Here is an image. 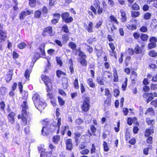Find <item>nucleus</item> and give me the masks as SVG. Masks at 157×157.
Returning <instances> with one entry per match:
<instances>
[{
    "mask_svg": "<svg viewBox=\"0 0 157 157\" xmlns=\"http://www.w3.org/2000/svg\"><path fill=\"white\" fill-rule=\"evenodd\" d=\"M5 105V104L4 101H2L0 102V107L2 110H4Z\"/></svg>",
    "mask_w": 157,
    "mask_h": 157,
    "instance_id": "obj_57",
    "label": "nucleus"
},
{
    "mask_svg": "<svg viewBox=\"0 0 157 157\" xmlns=\"http://www.w3.org/2000/svg\"><path fill=\"white\" fill-rule=\"evenodd\" d=\"M153 133V129L152 128H149L146 129L145 133V136L146 137H149L151 133Z\"/></svg>",
    "mask_w": 157,
    "mask_h": 157,
    "instance_id": "obj_10",
    "label": "nucleus"
},
{
    "mask_svg": "<svg viewBox=\"0 0 157 157\" xmlns=\"http://www.w3.org/2000/svg\"><path fill=\"white\" fill-rule=\"evenodd\" d=\"M68 81L66 78H64L63 79V83H62L63 87L64 89H66L68 86Z\"/></svg>",
    "mask_w": 157,
    "mask_h": 157,
    "instance_id": "obj_22",
    "label": "nucleus"
},
{
    "mask_svg": "<svg viewBox=\"0 0 157 157\" xmlns=\"http://www.w3.org/2000/svg\"><path fill=\"white\" fill-rule=\"evenodd\" d=\"M137 74L135 71H133L131 75L130 78L132 81H134L136 78Z\"/></svg>",
    "mask_w": 157,
    "mask_h": 157,
    "instance_id": "obj_25",
    "label": "nucleus"
},
{
    "mask_svg": "<svg viewBox=\"0 0 157 157\" xmlns=\"http://www.w3.org/2000/svg\"><path fill=\"white\" fill-rule=\"evenodd\" d=\"M86 27V29L87 30L89 33H91L93 32V23L92 22H90L88 26L86 25L85 26V28Z\"/></svg>",
    "mask_w": 157,
    "mask_h": 157,
    "instance_id": "obj_15",
    "label": "nucleus"
},
{
    "mask_svg": "<svg viewBox=\"0 0 157 157\" xmlns=\"http://www.w3.org/2000/svg\"><path fill=\"white\" fill-rule=\"evenodd\" d=\"M62 75L64 76L66 75V73L60 70L57 71L56 75L59 78L61 77Z\"/></svg>",
    "mask_w": 157,
    "mask_h": 157,
    "instance_id": "obj_30",
    "label": "nucleus"
},
{
    "mask_svg": "<svg viewBox=\"0 0 157 157\" xmlns=\"http://www.w3.org/2000/svg\"><path fill=\"white\" fill-rule=\"evenodd\" d=\"M90 98L89 97H86L81 105L82 110L84 112H87L90 109Z\"/></svg>",
    "mask_w": 157,
    "mask_h": 157,
    "instance_id": "obj_2",
    "label": "nucleus"
},
{
    "mask_svg": "<svg viewBox=\"0 0 157 157\" xmlns=\"http://www.w3.org/2000/svg\"><path fill=\"white\" fill-rule=\"evenodd\" d=\"M69 37L67 34H65L62 36V39L64 43L67 42L69 39Z\"/></svg>",
    "mask_w": 157,
    "mask_h": 157,
    "instance_id": "obj_32",
    "label": "nucleus"
},
{
    "mask_svg": "<svg viewBox=\"0 0 157 157\" xmlns=\"http://www.w3.org/2000/svg\"><path fill=\"white\" fill-rule=\"evenodd\" d=\"M140 30L142 32H146L147 31V29L146 27L143 26L140 28Z\"/></svg>",
    "mask_w": 157,
    "mask_h": 157,
    "instance_id": "obj_53",
    "label": "nucleus"
},
{
    "mask_svg": "<svg viewBox=\"0 0 157 157\" xmlns=\"http://www.w3.org/2000/svg\"><path fill=\"white\" fill-rule=\"evenodd\" d=\"M108 4L111 7L113 6L114 5V3L113 0H108Z\"/></svg>",
    "mask_w": 157,
    "mask_h": 157,
    "instance_id": "obj_63",
    "label": "nucleus"
},
{
    "mask_svg": "<svg viewBox=\"0 0 157 157\" xmlns=\"http://www.w3.org/2000/svg\"><path fill=\"white\" fill-rule=\"evenodd\" d=\"M152 137L149 136L147 139V142L148 144H151L152 143Z\"/></svg>",
    "mask_w": 157,
    "mask_h": 157,
    "instance_id": "obj_51",
    "label": "nucleus"
},
{
    "mask_svg": "<svg viewBox=\"0 0 157 157\" xmlns=\"http://www.w3.org/2000/svg\"><path fill=\"white\" fill-rule=\"evenodd\" d=\"M91 147L90 148V153L91 154H93L96 153V148L94 144H92Z\"/></svg>",
    "mask_w": 157,
    "mask_h": 157,
    "instance_id": "obj_29",
    "label": "nucleus"
},
{
    "mask_svg": "<svg viewBox=\"0 0 157 157\" xmlns=\"http://www.w3.org/2000/svg\"><path fill=\"white\" fill-rule=\"evenodd\" d=\"M31 13V12L29 10L22 11L20 14V18L21 20L24 19L26 16L30 15Z\"/></svg>",
    "mask_w": 157,
    "mask_h": 157,
    "instance_id": "obj_6",
    "label": "nucleus"
},
{
    "mask_svg": "<svg viewBox=\"0 0 157 157\" xmlns=\"http://www.w3.org/2000/svg\"><path fill=\"white\" fill-rule=\"evenodd\" d=\"M75 87L76 89H78L79 87L78 80L77 79H75L74 82Z\"/></svg>",
    "mask_w": 157,
    "mask_h": 157,
    "instance_id": "obj_56",
    "label": "nucleus"
},
{
    "mask_svg": "<svg viewBox=\"0 0 157 157\" xmlns=\"http://www.w3.org/2000/svg\"><path fill=\"white\" fill-rule=\"evenodd\" d=\"M149 41L150 42L155 43L157 42V38L155 37H151L150 38Z\"/></svg>",
    "mask_w": 157,
    "mask_h": 157,
    "instance_id": "obj_45",
    "label": "nucleus"
},
{
    "mask_svg": "<svg viewBox=\"0 0 157 157\" xmlns=\"http://www.w3.org/2000/svg\"><path fill=\"white\" fill-rule=\"evenodd\" d=\"M49 130L47 129V127L46 126L43 127L41 132L42 134L43 135H48L49 132Z\"/></svg>",
    "mask_w": 157,
    "mask_h": 157,
    "instance_id": "obj_18",
    "label": "nucleus"
},
{
    "mask_svg": "<svg viewBox=\"0 0 157 157\" xmlns=\"http://www.w3.org/2000/svg\"><path fill=\"white\" fill-rule=\"evenodd\" d=\"M90 152V151L87 148H86L84 150L80 151V153L82 155H87Z\"/></svg>",
    "mask_w": 157,
    "mask_h": 157,
    "instance_id": "obj_40",
    "label": "nucleus"
},
{
    "mask_svg": "<svg viewBox=\"0 0 157 157\" xmlns=\"http://www.w3.org/2000/svg\"><path fill=\"white\" fill-rule=\"evenodd\" d=\"M110 104L109 100H106L105 101L104 103V105L105 106H107Z\"/></svg>",
    "mask_w": 157,
    "mask_h": 157,
    "instance_id": "obj_60",
    "label": "nucleus"
},
{
    "mask_svg": "<svg viewBox=\"0 0 157 157\" xmlns=\"http://www.w3.org/2000/svg\"><path fill=\"white\" fill-rule=\"evenodd\" d=\"M61 119L60 118H59L58 119L57 123L55 121L53 122L52 123V125L53 126H55L56 127H57L58 128V129L59 128V127L61 125Z\"/></svg>",
    "mask_w": 157,
    "mask_h": 157,
    "instance_id": "obj_20",
    "label": "nucleus"
},
{
    "mask_svg": "<svg viewBox=\"0 0 157 157\" xmlns=\"http://www.w3.org/2000/svg\"><path fill=\"white\" fill-rule=\"evenodd\" d=\"M62 30L66 33L69 32V30L67 26L66 25H64L63 26L62 28Z\"/></svg>",
    "mask_w": 157,
    "mask_h": 157,
    "instance_id": "obj_44",
    "label": "nucleus"
},
{
    "mask_svg": "<svg viewBox=\"0 0 157 157\" xmlns=\"http://www.w3.org/2000/svg\"><path fill=\"white\" fill-rule=\"evenodd\" d=\"M127 79L126 78L125 81L123 84L122 85V88H123V90H125V89L127 86Z\"/></svg>",
    "mask_w": 157,
    "mask_h": 157,
    "instance_id": "obj_54",
    "label": "nucleus"
},
{
    "mask_svg": "<svg viewBox=\"0 0 157 157\" xmlns=\"http://www.w3.org/2000/svg\"><path fill=\"white\" fill-rule=\"evenodd\" d=\"M156 46V44L155 43L150 42L148 45V48L149 49H151L152 48H154Z\"/></svg>",
    "mask_w": 157,
    "mask_h": 157,
    "instance_id": "obj_24",
    "label": "nucleus"
},
{
    "mask_svg": "<svg viewBox=\"0 0 157 157\" xmlns=\"http://www.w3.org/2000/svg\"><path fill=\"white\" fill-rule=\"evenodd\" d=\"M147 96L148 98L147 99V102L148 103L153 99V93H144V97Z\"/></svg>",
    "mask_w": 157,
    "mask_h": 157,
    "instance_id": "obj_9",
    "label": "nucleus"
},
{
    "mask_svg": "<svg viewBox=\"0 0 157 157\" xmlns=\"http://www.w3.org/2000/svg\"><path fill=\"white\" fill-rule=\"evenodd\" d=\"M52 27H47L44 29V32L51 34L52 33Z\"/></svg>",
    "mask_w": 157,
    "mask_h": 157,
    "instance_id": "obj_27",
    "label": "nucleus"
},
{
    "mask_svg": "<svg viewBox=\"0 0 157 157\" xmlns=\"http://www.w3.org/2000/svg\"><path fill=\"white\" fill-rule=\"evenodd\" d=\"M136 119V118L132 119L131 118H128V119L127 120V123L129 125H131L134 120H135Z\"/></svg>",
    "mask_w": 157,
    "mask_h": 157,
    "instance_id": "obj_38",
    "label": "nucleus"
},
{
    "mask_svg": "<svg viewBox=\"0 0 157 157\" xmlns=\"http://www.w3.org/2000/svg\"><path fill=\"white\" fill-rule=\"evenodd\" d=\"M131 15L132 17H136L140 15V13L139 12L132 11L131 13Z\"/></svg>",
    "mask_w": 157,
    "mask_h": 157,
    "instance_id": "obj_33",
    "label": "nucleus"
},
{
    "mask_svg": "<svg viewBox=\"0 0 157 157\" xmlns=\"http://www.w3.org/2000/svg\"><path fill=\"white\" fill-rule=\"evenodd\" d=\"M41 14V12L39 10L36 11L35 13V17L36 18H39Z\"/></svg>",
    "mask_w": 157,
    "mask_h": 157,
    "instance_id": "obj_47",
    "label": "nucleus"
},
{
    "mask_svg": "<svg viewBox=\"0 0 157 157\" xmlns=\"http://www.w3.org/2000/svg\"><path fill=\"white\" fill-rule=\"evenodd\" d=\"M22 107L21 114L19 115L18 117L19 119L22 118L23 121L25 125L28 124L27 121V114L26 109H28V105H27V102L26 101H24L22 105Z\"/></svg>",
    "mask_w": 157,
    "mask_h": 157,
    "instance_id": "obj_1",
    "label": "nucleus"
},
{
    "mask_svg": "<svg viewBox=\"0 0 157 157\" xmlns=\"http://www.w3.org/2000/svg\"><path fill=\"white\" fill-rule=\"evenodd\" d=\"M146 121L148 125L151 124L152 126H153L155 123V121L154 120L149 118H146Z\"/></svg>",
    "mask_w": 157,
    "mask_h": 157,
    "instance_id": "obj_19",
    "label": "nucleus"
},
{
    "mask_svg": "<svg viewBox=\"0 0 157 157\" xmlns=\"http://www.w3.org/2000/svg\"><path fill=\"white\" fill-rule=\"evenodd\" d=\"M35 105L36 107L40 110H41L42 109H44L46 106L44 102L42 101L41 99L40 100L39 102H37V105L36 104Z\"/></svg>",
    "mask_w": 157,
    "mask_h": 157,
    "instance_id": "obj_5",
    "label": "nucleus"
},
{
    "mask_svg": "<svg viewBox=\"0 0 157 157\" xmlns=\"http://www.w3.org/2000/svg\"><path fill=\"white\" fill-rule=\"evenodd\" d=\"M75 141L76 143V145L77 146L78 144V141L81 135L80 133L78 132H76L74 133Z\"/></svg>",
    "mask_w": 157,
    "mask_h": 157,
    "instance_id": "obj_14",
    "label": "nucleus"
},
{
    "mask_svg": "<svg viewBox=\"0 0 157 157\" xmlns=\"http://www.w3.org/2000/svg\"><path fill=\"white\" fill-rule=\"evenodd\" d=\"M151 88L152 90H156L157 89V84H151Z\"/></svg>",
    "mask_w": 157,
    "mask_h": 157,
    "instance_id": "obj_62",
    "label": "nucleus"
},
{
    "mask_svg": "<svg viewBox=\"0 0 157 157\" xmlns=\"http://www.w3.org/2000/svg\"><path fill=\"white\" fill-rule=\"evenodd\" d=\"M34 102V105L36 104L37 105V102H39L40 100H41L40 99L39 95L38 94H35L33 95L32 98Z\"/></svg>",
    "mask_w": 157,
    "mask_h": 157,
    "instance_id": "obj_8",
    "label": "nucleus"
},
{
    "mask_svg": "<svg viewBox=\"0 0 157 157\" xmlns=\"http://www.w3.org/2000/svg\"><path fill=\"white\" fill-rule=\"evenodd\" d=\"M61 17L63 21L65 23H70L73 20V18L70 16L69 13L67 12L63 13L61 15Z\"/></svg>",
    "mask_w": 157,
    "mask_h": 157,
    "instance_id": "obj_4",
    "label": "nucleus"
},
{
    "mask_svg": "<svg viewBox=\"0 0 157 157\" xmlns=\"http://www.w3.org/2000/svg\"><path fill=\"white\" fill-rule=\"evenodd\" d=\"M109 45L113 53H114L115 52V51H114L115 49V47L114 44L112 43H109Z\"/></svg>",
    "mask_w": 157,
    "mask_h": 157,
    "instance_id": "obj_50",
    "label": "nucleus"
},
{
    "mask_svg": "<svg viewBox=\"0 0 157 157\" xmlns=\"http://www.w3.org/2000/svg\"><path fill=\"white\" fill-rule=\"evenodd\" d=\"M109 18L111 21H113L115 22L116 24H118L119 23L117 21V19L114 17L113 16H111L109 17Z\"/></svg>",
    "mask_w": 157,
    "mask_h": 157,
    "instance_id": "obj_39",
    "label": "nucleus"
},
{
    "mask_svg": "<svg viewBox=\"0 0 157 157\" xmlns=\"http://www.w3.org/2000/svg\"><path fill=\"white\" fill-rule=\"evenodd\" d=\"M114 95L115 96H117L119 95V91L117 89H115L113 91Z\"/></svg>",
    "mask_w": 157,
    "mask_h": 157,
    "instance_id": "obj_61",
    "label": "nucleus"
},
{
    "mask_svg": "<svg viewBox=\"0 0 157 157\" xmlns=\"http://www.w3.org/2000/svg\"><path fill=\"white\" fill-rule=\"evenodd\" d=\"M56 59L57 63L59 64L60 66H62V62L60 58L59 57H57Z\"/></svg>",
    "mask_w": 157,
    "mask_h": 157,
    "instance_id": "obj_55",
    "label": "nucleus"
},
{
    "mask_svg": "<svg viewBox=\"0 0 157 157\" xmlns=\"http://www.w3.org/2000/svg\"><path fill=\"white\" fill-rule=\"evenodd\" d=\"M42 80L44 81L46 86V90L47 92L50 91V87H52V84L51 80L48 77L46 76L42 75L41 76Z\"/></svg>",
    "mask_w": 157,
    "mask_h": 157,
    "instance_id": "obj_3",
    "label": "nucleus"
},
{
    "mask_svg": "<svg viewBox=\"0 0 157 157\" xmlns=\"http://www.w3.org/2000/svg\"><path fill=\"white\" fill-rule=\"evenodd\" d=\"M136 53L137 54L141 53V50L140 48L138 46H137L135 48Z\"/></svg>",
    "mask_w": 157,
    "mask_h": 157,
    "instance_id": "obj_49",
    "label": "nucleus"
},
{
    "mask_svg": "<svg viewBox=\"0 0 157 157\" xmlns=\"http://www.w3.org/2000/svg\"><path fill=\"white\" fill-rule=\"evenodd\" d=\"M27 45L25 42H22L21 43L18 44L17 45V47L20 49H23L25 48Z\"/></svg>",
    "mask_w": 157,
    "mask_h": 157,
    "instance_id": "obj_28",
    "label": "nucleus"
},
{
    "mask_svg": "<svg viewBox=\"0 0 157 157\" xmlns=\"http://www.w3.org/2000/svg\"><path fill=\"white\" fill-rule=\"evenodd\" d=\"M30 72L31 71L28 69L26 70L25 73V76L26 78L28 79L29 78Z\"/></svg>",
    "mask_w": 157,
    "mask_h": 157,
    "instance_id": "obj_36",
    "label": "nucleus"
},
{
    "mask_svg": "<svg viewBox=\"0 0 157 157\" xmlns=\"http://www.w3.org/2000/svg\"><path fill=\"white\" fill-rule=\"evenodd\" d=\"M103 147L104 151H108L109 150V148L107 144L105 141H104L103 143Z\"/></svg>",
    "mask_w": 157,
    "mask_h": 157,
    "instance_id": "obj_37",
    "label": "nucleus"
},
{
    "mask_svg": "<svg viewBox=\"0 0 157 157\" xmlns=\"http://www.w3.org/2000/svg\"><path fill=\"white\" fill-rule=\"evenodd\" d=\"M45 46V44H41L39 47V49L40 51V52L41 53V54L43 56L45 54L44 51Z\"/></svg>",
    "mask_w": 157,
    "mask_h": 157,
    "instance_id": "obj_21",
    "label": "nucleus"
},
{
    "mask_svg": "<svg viewBox=\"0 0 157 157\" xmlns=\"http://www.w3.org/2000/svg\"><path fill=\"white\" fill-rule=\"evenodd\" d=\"M155 114V112L153 109L152 108H149L145 113V114H148L150 115H153Z\"/></svg>",
    "mask_w": 157,
    "mask_h": 157,
    "instance_id": "obj_17",
    "label": "nucleus"
},
{
    "mask_svg": "<svg viewBox=\"0 0 157 157\" xmlns=\"http://www.w3.org/2000/svg\"><path fill=\"white\" fill-rule=\"evenodd\" d=\"M29 5L31 7H33L36 5V0H29Z\"/></svg>",
    "mask_w": 157,
    "mask_h": 157,
    "instance_id": "obj_41",
    "label": "nucleus"
},
{
    "mask_svg": "<svg viewBox=\"0 0 157 157\" xmlns=\"http://www.w3.org/2000/svg\"><path fill=\"white\" fill-rule=\"evenodd\" d=\"M85 59L80 58L78 59V61L80 63V64L82 66H86L87 65V62Z\"/></svg>",
    "mask_w": 157,
    "mask_h": 157,
    "instance_id": "obj_13",
    "label": "nucleus"
},
{
    "mask_svg": "<svg viewBox=\"0 0 157 157\" xmlns=\"http://www.w3.org/2000/svg\"><path fill=\"white\" fill-rule=\"evenodd\" d=\"M93 79L92 78H89L87 80V82L90 87L94 88L95 86V84L92 82Z\"/></svg>",
    "mask_w": 157,
    "mask_h": 157,
    "instance_id": "obj_23",
    "label": "nucleus"
},
{
    "mask_svg": "<svg viewBox=\"0 0 157 157\" xmlns=\"http://www.w3.org/2000/svg\"><path fill=\"white\" fill-rule=\"evenodd\" d=\"M151 15L149 13H146L144 15V18L146 20H149L151 17Z\"/></svg>",
    "mask_w": 157,
    "mask_h": 157,
    "instance_id": "obj_42",
    "label": "nucleus"
},
{
    "mask_svg": "<svg viewBox=\"0 0 157 157\" xmlns=\"http://www.w3.org/2000/svg\"><path fill=\"white\" fill-rule=\"evenodd\" d=\"M13 74V71L10 70L9 72L7 75V77L6 78V80L7 82H9L11 80L12 77V76Z\"/></svg>",
    "mask_w": 157,
    "mask_h": 157,
    "instance_id": "obj_16",
    "label": "nucleus"
},
{
    "mask_svg": "<svg viewBox=\"0 0 157 157\" xmlns=\"http://www.w3.org/2000/svg\"><path fill=\"white\" fill-rule=\"evenodd\" d=\"M79 56L80 57V58H86V55L82 52H80L79 53Z\"/></svg>",
    "mask_w": 157,
    "mask_h": 157,
    "instance_id": "obj_58",
    "label": "nucleus"
},
{
    "mask_svg": "<svg viewBox=\"0 0 157 157\" xmlns=\"http://www.w3.org/2000/svg\"><path fill=\"white\" fill-rule=\"evenodd\" d=\"M6 32L2 29H0V39L2 40H3L6 38Z\"/></svg>",
    "mask_w": 157,
    "mask_h": 157,
    "instance_id": "obj_12",
    "label": "nucleus"
},
{
    "mask_svg": "<svg viewBox=\"0 0 157 157\" xmlns=\"http://www.w3.org/2000/svg\"><path fill=\"white\" fill-rule=\"evenodd\" d=\"M96 40V38H91L87 40V42L90 44H91L94 41H95Z\"/></svg>",
    "mask_w": 157,
    "mask_h": 157,
    "instance_id": "obj_48",
    "label": "nucleus"
},
{
    "mask_svg": "<svg viewBox=\"0 0 157 157\" xmlns=\"http://www.w3.org/2000/svg\"><path fill=\"white\" fill-rule=\"evenodd\" d=\"M58 98L59 104L61 105H63L64 104V101L60 97H58Z\"/></svg>",
    "mask_w": 157,
    "mask_h": 157,
    "instance_id": "obj_52",
    "label": "nucleus"
},
{
    "mask_svg": "<svg viewBox=\"0 0 157 157\" xmlns=\"http://www.w3.org/2000/svg\"><path fill=\"white\" fill-rule=\"evenodd\" d=\"M132 9L133 10H138L140 9V7L136 3H134L132 6Z\"/></svg>",
    "mask_w": 157,
    "mask_h": 157,
    "instance_id": "obj_35",
    "label": "nucleus"
},
{
    "mask_svg": "<svg viewBox=\"0 0 157 157\" xmlns=\"http://www.w3.org/2000/svg\"><path fill=\"white\" fill-rule=\"evenodd\" d=\"M105 95L108 96V98H110L111 95L110 94L109 91L108 89H105Z\"/></svg>",
    "mask_w": 157,
    "mask_h": 157,
    "instance_id": "obj_46",
    "label": "nucleus"
},
{
    "mask_svg": "<svg viewBox=\"0 0 157 157\" xmlns=\"http://www.w3.org/2000/svg\"><path fill=\"white\" fill-rule=\"evenodd\" d=\"M130 134L128 132H126L125 135V139L126 140H128L130 138Z\"/></svg>",
    "mask_w": 157,
    "mask_h": 157,
    "instance_id": "obj_59",
    "label": "nucleus"
},
{
    "mask_svg": "<svg viewBox=\"0 0 157 157\" xmlns=\"http://www.w3.org/2000/svg\"><path fill=\"white\" fill-rule=\"evenodd\" d=\"M157 55V53L154 50L151 51L149 53V55L152 57H155Z\"/></svg>",
    "mask_w": 157,
    "mask_h": 157,
    "instance_id": "obj_43",
    "label": "nucleus"
},
{
    "mask_svg": "<svg viewBox=\"0 0 157 157\" xmlns=\"http://www.w3.org/2000/svg\"><path fill=\"white\" fill-rule=\"evenodd\" d=\"M15 114L14 113L12 112L8 115V119L9 122L11 124L13 123L14 121V117Z\"/></svg>",
    "mask_w": 157,
    "mask_h": 157,
    "instance_id": "obj_11",
    "label": "nucleus"
},
{
    "mask_svg": "<svg viewBox=\"0 0 157 157\" xmlns=\"http://www.w3.org/2000/svg\"><path fill=\"white\" fill-rule=\"evenodd\" d=\"M60 137L59 136H56L53 137V141L55 144H57L60 140Z\"/></svg>",
    "mask_w": 157,
    "mask_h": 157,
    "instance_id": "obj_26",
    "label": "nucleus"
},
{
    "mask_svg": "<svg viewBox=\"0 0 157 157\" xmlns=\"http://www.w3.org/2000/svg\"><path fill=\"white\" fill-rule=\"evenodd\" d=\"M66 148L67 150L71 151L72 148V144L71 140L70 139H67L66 142Z\"/></svg>",
    "mask_w": 157,
    "mask_h": 157,
    "instance_id": "obj_7",
    "label": "nucleus"
},
{
    "mask_svg": "<svg viewBox=\"0 0 157 157\" xmlns=\"http://www.w3.org/2000/svg\"><path fill=\"white\" fill-rule=\"evenodd\" d=\"M69 46L71 49L74 50L76 48V44L73 42H70L69 44Z\"/></svg>",
    "mask_w": 157,
    "mask_h": 157,
    "instance_id": "obj_31",
    "label": "nucleus"
},
{
    "mask_svg": "<svg viewBox=\"0 0 157 157\" xmlns=\"http://www.w3.org/2000/svg\"><path fill=\"white\" fill-rule=\"evenodd\" d=\"M151 104L152 105L154 106L155 107H157V100H154L151 102Z\"/></svg>",
    "mask_w": 157,
    "mask_h": 157,
    "instance_id": "obj_64",
    "label": "nucleus"
},
{
    "mask_svg": "<svg viewBox=\"0 0 157 157\" xmlns=\"http://www.w3.org/2000/svg\"><path fill=\"white\" fill-rule=\"evenodd\" d=\"M140 38L143 41H146L147 40L148 36L147 35L143 34L140 36Z\"/></svg>",
    "mask_w": 157,
    "mask_h": 157,
    "instance_id": "obj_34",
    "label": "nucleus"
}]
</instances>
